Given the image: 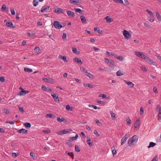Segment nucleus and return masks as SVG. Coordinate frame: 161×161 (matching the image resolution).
<instances>
[{
    "label": "nucleus",
    "instance_id": "nucleus-64",
    "mask_svg": "<svg viewBox=\"0 0 161 161\" xmlns=\"http://www.w3.org/2000/svg\"><path fill=\"white\" fill-rule=\"evenodd\" d=\"M74 79H75V81H76V82H77V83H78L79 84H80L81 83V81L80 80H79L78 79H77V78H74Z\"/></svg>",
    "mask_w": 161,
    "mask_h": 161
},
{
    "label": "nucleus",
    "instance_id": "nucleus-21",
    "mask_svg": "<svg viewBox=\"0 0 161 161\" xmlns=\"http://www.w3.org/2000/svg\"><path fill=\"white\" fill-rule=\"evenodd\" d=\"M18 132L19 133H27V130L24 129H21L18 130Z\"/></svg>",
    "mask_w": 161,
    "mask_h": 161
},
{
    "label": "nucleus",
    "instance_id": "nucleus-1",
    "mask_svg": "<svg viewBox=\"0 0 161 161\" xmlns=\"http://www.w3.org/2000/svg\"><path fill=\"white\" fill-rule=\"evenodd\" d=\"M156 111L158 112V120L159 122H161V106L158 104L157 105Z\"/></svg>",
    "mask_w": 161,
    "mask_h": 161
},
{
    "label": "nucleus",
    "instance_id": "nucleus-57",
    "mask_svg": "<svg viewBox=\"0 0 161 161\" xmlns=\"http://www.w3.org/2000/svg\"><path fill=\"white\" fill-rule=\"evenodd\" d=\"M114 1L116 3H119L123 4H124L123 1L122 0H114Z\"/></svg>",
    "mask_w": 161,
    "mask_h": 161
},
{
    "label": "nucleus",
    "instance_id": "nucleus-52",
    "mask_svg": "<svg viewBox=\"0 0 161 161\" xmlns=\"http://www.w3.org/2000/svg\"><path fill=\"white\" fill-rule=\"evenodd\" d=\"M69 2L71 3H73L74 4H76L78 3H79V2L78 0L77 1H75V0H70L69 1Z\"/></svg>",
    "mask_w": 161,
    "mask_h": 161
},
{
    "label": "nucleus",
    "instance_id": "nucleus-51",
    "mask_svg": "<svg viewBox=\"0 0 161 161\" xmlns=\"http://www.w3.org/2000/svg\"><path fill=\"white\" fill-rule=\"evenodd\" d=\"M110 64L112 65H114L115 63L114 61L112 59H109V63Z\"/></svg>",
    "mask_w": 161,
    "mask_h": 161
},
{
    "label": "nucleus",
    "instance_id": "nucleus-62",
    "mask_svg": "<svg viewBox=\"0 0 161 161\" xmlns=\"http://www.w3.org/2000/svg\"><path fill=\"white\" fill-rule=\"evenodd\" d=\"M153 91L156 94H157L158 93V92L157 90V88L155 86L153 87Z\"/></svg>",
    "mask_w": 161,
    "mask_h": 161
},
{
    "label": "nucleus",
    "instance_id": "nucleus-30",
    "mask_svg": "<svg viewBox=\"0 0 161 161\" xmlns=\"http://www.w3.org/2000/svg\"><path fill=\"white\" fill-rule=\"evenodd\" d=\"M57 121L59 122H62L64 121L65 119L64 118H61L59 117H58L57 118Z\"/></svg>",
    "mask_w": 161,
    "mask_h": 161
},
{
    "label": "nucleus",
    "instance_id": "nucleus-3",
    "mask_svg": "<svg viewBox=\"0 0 161 161\" xmlns=\"http://www.w3.org/2000/svg\"><path fill=\"white\" fill-rule=\"evenodd\" d=\"M53 25L54 27L57 29H60L64 26H63L60 25V22L58 21H55L53 22Z\"/></svg>",
    "mask_w": 161,
    "mask_h": 161
},
{
    "label": "nucleus",
    "instance_id": "nucleus-18",
    "mask_svg": "<svg viewBox=\"0 0 161 161\" xmlns=\"http://www.w3.org/2000/svg\"><path fill=\"white\" fill-rule=\"evenodd\" d=\"M87 139L86 141V142L87 144L89 145V146L90 147H91L92 146L93 144V142L91 141V140L88 137H87Z\"/></svg>",
    "mask_w": 161,
    "mask_h": 161
},
{
    "label": "nucleus",
    "instance_id": "nucleus-59",
    "mask_svg": "<svg viewBox=\"0 0 161 161\" xmlns=\"http://www.w3.org/2000/svg\"><path fill=\"white\" fill-rule=\"evenodd\" d=\"M88 106L90 107H92V108H94V109H97V106L94 105L89 104V105Z\"/></svg>",
    "mask_w": 161,
    "mask_h": 161
},
{
    "label": "nucleus",
    "instance_id": "nucleus-48",
    "mask_svg": "<svg viewBox=\"0 0 161 161\" xmlns=\"http://www.w3.org/2000/svg\"><path fill=\"white\" fill-rule=\"evenodd\" d=\"M80 69L81 71L85 73V75L87 73V70L85 69V68H80Z\"/></svg>",
    "mask_w": 161,
    "mask_h": 161
},
{
    "label": "nucleus",
    "instance_id": "nucleus-49",
    "mask_svg": "<svg viewBox=\"0 0 161 161\" xmlns=\"http://www.w3.org/2000/svg\"><path fill=\"white\" fill-rule=\"evenodd\" d=\"M33 3L34 6H36L38 5V2L37 0H33Z\"/></svg>",
    "mask_w": 161,
    "mask_h": 161
},
{
    "label": "nucleus",
    "instance_id": "nucleus-36",
    "mask_svg": "<svg viewBox=\"0 0 161 161\" xmlns=\"http://www.w3.org/2000/svg\"><path fill=\"white\" fill-rule=\"evenodd\" d=\"M74 9L76 12H78L80 14H82V10H81V9L80 8H74Z\"/></svg>",
    "mask_w": 161,
    "mask_h": 161
},
{
    "label": "nucleus",
    "instance_id": "nucleus-6",
    "mask_svg": "<svg viewBox=\"0 0 161 161\" xmlns=\"http://www.w3.org/2000/svg\"><path fill=\"white\" fill-rule=\"evenodd\" d=\"M42 80L45 81V82H48V83H53V79L52 78H43Z\"/></svg>",
    "mask_w": 161,
    "mask_h": 161
},
{
    "label": "nucleus",
    "instance_id": "nucleus-44",
    "mask_svg": "<svg viewBox=\"0 0 161 161\" xmlns=\"http://www.w3.org/2000/svg\"><path fill=\"white\" fill-rule=\"evenodd\" d=\"M98 97H103V98H106V94H102V93H100Z\"/></svg>",
    "mask_w": 161,
    "mask_h": 161
},
{
    "label": "nucleus",
    "instance_id": "nucleus-32",
    "mask_svg": "<svg viewBox=\"0 0 161 161\" xmlns=\"http://www.w3.org/2000/svg\"><path fill=\"white\" fill-rule=\"evenodd\" d=\"M30 155L33 158L34 160H36L37 159L34 153L33 152H31L30 153Z\"/></svg>",
    "mask_w": 161,
    "mask_h": 161
},
{
    "label": "nucleus",
    "instance_id": "nucleus-45",
    "mask_svg": "<svg viewBox=\"0 0 161 161\" xmlns=\"http://www.w3.org/2000/svg\"><path fill=\"white\" fill-rule=\"evenodd\" d=\"M132 143H134V142H133V141L131 139H129V140L128 141V145L129 146H130L131 144Z\"/></svg>",
    "mask_w": 161,
    "mask_h": 161
},
{
    "label": "nucleus",
    "instance_id": "nucleus-2",
    "mask_svg": "<svg viewBox=\"0 0 161 161\" xmlns=\"http://www.w3.org/2000/svg\"><path fill=\"white\" fill-rule=\"evenodd\" d=\"M135 55L139 58H142L144 59L145 58L146 56L141 52L136 51L134 53Z\"/></svg>",
    "mask_w": 161,
    "mask_h": 161
},
{
    "label": "nucleus",
    "instance_id": "nucleus-9",
    "mask_svg": "<svg viewBox=\"0 0 161 161\" xmlns=\"http://www.w3.org/2000/svg\"><path fill=\"white\" fill-rule=\"evenodd\" d=\"M124 81L125 83L127 84L130 88H133L134 86V84L131 82L128 81L127 80H124Z\"/></svg>",
    "mask_w": 161,
    "mask_h": 161
},
{
    "label": "nucleus",
    "instance_id": "nucleus-41",
    "mask_svg": "<svg viewBox=\"0 0 161 161\" xmlns=\"http://www.w3.org/2000/svg\"><path fill=\"white\" fill-rule=\"evenodd\" d=\"M24 70L26 72L31 73L32 72V70L29 68H25Z\"/></svg>",
    "mask_w": 161,
    "mask_h": 161
},
{
    "label": "nucleus",
    "instance_id": "nucleus-37",
    "mask_svg": "<svg viewBox=\"0 0 161 161\" xmlns=\"http://www.w3.org/2000/svg\"><path fill=\"white\" fill-rule=\"evenodd\" d=\"M24 125L26 127H27L28 128H30L31 126V124L29 123H24Z\"/></svg>",
    "mask_w": 161,
    "mask_h": 161
},
{
    "label": "nucleus",
    "instance_id": "nucleus-50",
    "mask_svg": "<svg viewBox=\"0 0 161 161\" xmlns=\"http://www.w3.org/2000/svg\"><path fill=\"white\" fill-rule=\"evenodd\" d=\"M62 37L64 40V41H65L66 40V34L65 33H63V35L62 36Z\"/></svg>",
    "mask_w": 161,
    "mask_h": 161
},
{
    "label": "nucleus",
    "instance_id": "nucleus-12",
    "mask_svg": "<svg viewBox=\"0 0 161 161\" xmlns=\"http://www.w3.org/2000/svg\"><path fill=\"white\" fill-rule=\"evenodd\" d=\"M138 138V137L135 135L133 136L130 139L134 142V143H136Z\"/></svg>",
    "mask_w": 161,
    "mask_h": 161
},
{
    "label": "nucleus",
    "instance_id": "nucleus-15",
    "mask_svg": "<svg viewBox=\"0 0 161 161\" xmlns=\"http://www.w3.org/2000/svg\"><path fill=\"white\" fill-rule=\"evenodd\" d=\"M112 153L113 155V156L114 157L117 154V151L115 149V146H113L111 148Z\"/></svg>",
    "mask_w": 161,
    "mask_h": 161
},
{
    "label": "nucleus",
    "instance_id": "nucleus-14",
    "mask_svg": "<svg viewBox=\"0 0 161 161\" xmlns=\"http://www.w3.org/2000/svg\"><path fill=\"white\" fill-rule=\"evenodd\" d=\"M29 92L27 91L23 90L20 91L19 94V95L24 96L26 94H28Z\"/></svg>",
    "mask_w": 161,
    "mask_h": 161
},
{
    "label": "nucleus",
    "instance_id": "nucleus-34",
    "mask_svg": "<svg viewBox=\"0 0 161 161\" xmlns=\"http://www.w3.org/2000/svg\"><path fill=\"white\" fill-rule=\"evenodd\" d=\"M146 11L147 12V13L150 15L151 16L154 17V14L150 10L147 9L146 10Z\"/></svg>",
    "mask_w": 161,
    "mask_h": 161
},
{
    "label": "nucleus",
    "instance_id": "nucleus-58",
    "mask_svg": "<svg viewBox=\"0 0 161 161\" xmlns=\"http://www.w3.org/2000/svg\"><path fill=\"white\" fill-rule=\"evenodd\" d=\"M15 121V120H14V121H7L6 122V123H9V124H12L13 125V124H14Z\"/></svg>",
    "mask_w": 161,
    "mask_h": 161
},
{
    "label": "nucleus",
    "instance_id": "nucleus-54",
    "mask_svg": "<svg viewBox=\"0 0 161 161\" xmlns=\"http://www.w3.org/2000/svg\"><path fill=\"white\" fill-rule=\"evenodd\" d=\"M153 17L151 16L148 17V20L151 22H153L154 21V19Z\"/></svg>",
    "mask_w": 161,
    "mask_h": 161
},
{
    "label": "nucleus",
    "instance_id": "nucleus-31",
    "mask_svg": "<svg viewBox=\"0 0 161 161\" xmlns=\"http://www.w3.org/2000/svg\"><path fill=\"white\" fill-rule=\"evenodd\" d=\"M40 49L38 47H36L34 49V51L35 53H40Z\"/></svg>",
    "mask_w": 161,
    "mask_h": 161
},
{
    "label": "nucleus",
    "instance_id": "nucleus-11",
    "mask_svg": "<svg viewBox=\"0 0 161 161\" xmlns=\"http://www.w3.org/2000/svg\"><path fill=\"white\" fill-rule=\"evenodd\" d=\"M42 90L45 91L49 92L52 91V89L49 87H47L46 86L44 85L42 86Z\"/></svg>",
    "mask_w": 161,
    "mask_h": 161
},
{
    "label": "nucleus",
    "instance_id": "nucleus-46",
    "mask_svg": "<svg viewBox=\"0 0 161 161\" xmlns=\"http://www.w3.org/2000/svg\"><path fill=\"white\" fill-rule=\"evenodd\" d=\"M126 121L127 122V124L128 125H130L131 124V120L129 118H128L126 119Z\"/></svg>",
    "mask_w": 161,
    "mask_h": 161
},
{
    "label": "nucleus",
    "instance_id": "nucleus-55",
    "mask_svg": "<svg viewBox=\"0 0 161 161\" xmlns=\"http://www.w3.org/2000/svg\"><path fill=\"white\" fill-rule=\"evenodd\" d=\"M6 8V7L5 5L3 4L1 7V10L2 11H5Z\"/></svg>",
    "mask_w": 161,
    "mask_h": 161
},
{
    "label": "nucleus",
    "instance_id": "nucleus-38",
    "mask_svg": "<svg viewBox=\"0 0 161 161\" xmlns=\"http://www.w3.org/2000/svg\"><path fill=\"white\" fill-rule=\"evenodd\" d=\"M115 57L116 58L118 59L120 61H122L124 59V57L122 56H117V57H116V56Z\"/></svg>",
    "mask_w": 161,
    "mask_h": 161
},
{
    "label": "nucleus",
    "instance_id": "nucleus-17",
    "mask_svg": "<svg viewBox=\"0 0 161 161\" xmlns=\"http://www.w3.org/2000/svg\"><path fill=\"white\" fill-rule=\"evenodd\" d=\"M4 23H6V25L8 27H11L13 25V24L11 22H8L7 20H5Z\"/></svg>",
    "mask_w": 161,
    "mask_h": 161
},
{
    "label": "nucleus",
    "instance_id": "nucleus-7",
    "mask_svg": "<svg viewBox=\"0 0 161 161\" xmlns=\"http://www.w3.org/2000/svg\"><path fill=\"white\" fill-rule=\"evenodd\" d=\"M51 96L56 102H57L58 103H59V99L58 98V96L56 94H52Z\"/></svg>",
    "mask_w": 161,
    "mask_h": 161
},
{
    "label": "nucleus",
    "instance_id": "nucleus-23",
    "mask_svg": "<svg viewBox=\"0 0 161 161\" xmlns=\"http://www.w3.org/2000/svg\"><path fill=\"white\" fill-rule=\"evenodd\" d=\"M139 122L140 119H138L136 120L134 124V127L135 128H136L139 125Z\"/></svg>",
    "mask_w": 161,
    "mask_h": 161
},
{
    "label": "nucleus",
    "instance_id": "nucleus-39",
    "mask_svg": "<svg viewBox=\"0 0 161 161\" xmlns=\"http://www.w3.org/2000/svg\"><path fill=\"white\" fill-rule=\"evenodd\" d=\"M107 54H108L109 56H114V57L116 56V55L114 53H112L109 52L108 51H107L106 52Z\"/></svg>",
    "mask_w": 161,
    "mask_h": 161
},
{
    "label": "nucleus",
    "instance_id": "nucleus-60",
    "mask_svg": "<svg viewBox=\"0 0 161 161\" xmlns=\"http://www.w3.org/2000/svg\"><path fill=\"white\" fill-rule=\"evenodd\" d=\"M18 153H13L12 154V156L14 158L16 157L18 155Z\"/></svg>",
    "mask_w": 161,
    "mask_h": 161
},
{
    "label": "nucleus",
    "instance_id": "nucleus-43",
    "mask_svg": "<svg viewBox=\"0 0 161 161\" xmlns=\"http://www.w3.org/2000/svg\"><path fill=\"white\" fill-rule=\"evenodd\" d=\"M65 108L67 110L71 111L72 110V108L70 107V106L69 105H66Z\"/></svg>",
    "mask_w": 161,
    "mask_h": 161
},
{
    "label": "nucleus",
    "instance_id": "nucleus-29",
    "mask_svg": "<svg viewBox=\"0 0 161 161\" xmlns=\"http://www.w3.org/2000/svg\"><path fill=\"white\" fill-rule=\"evenodd\" d=\"M72 51L74 53L77 54H79L80 53V52L78 51L75 48H72Z\"/></svg>",
    "mask_w": 161,
    "mask_h": 161
},
{
    "label": "nucleus",
    "instance_id": "nucleus-25",
    "mask_svg": "<svg viewBox=\"0 0 161 161\" xmlns=\"http://www.w3.org/2000/svg\"><path fill=\"white\" fill-rule=\"evenodd\" d=\"M85 75L88 77L90 79H93L94 78L93 75L88 72Z\"/></svg>",
    "mask_w": 161,
    "mask_h": 161
},
{
    "label": "nucleus",
    "instance_id": "nucleus-8",
    "mask_svg": "<svg viewBox=\"0 0 161 161\" xmlns=\"http://www.w3.org/2000/svg\"><path fill=\"white\" fill-rule=\"evenodd\" d=\"M49 6H44L41 8V11L42 13L46 12L49 9Z\"/></svg>",
    "mask_w": 161,
    "mask_h": 161
},
{
    "label": "nucleus",
    "instance_id": "nucleus-24",
    "mask_svg": "<svg viewBox=\"0 0 161 161\" xmlns=\"http://www.w3.org/2000/svg\"><path fill=\"white\" fill-rule=\"evenodd\" d=\"M46 117H49V118H56V116L55 115L50 113L47 114Z\"/></svg>",
    "mask_w": 161,
    "mask_h": 161
},
{
    "label": "nucleus",
    "instance_id": "nucleus-10",
    "mask_svg": "<svg viewBox=\"0 0 161 161\" xmlns=\"http://www.w3.org/2000/svg\"><path fill=\"white\" fill-rule=\"evenodd\" d=\"M53 11L56 13L60 14L63 13V10L62 8H58L57 9H54Z\"/></svg>",
    "mask_w": 161,
    "mask_h": 161
},
{
    "label": "nucleus",
    "instance_id": "nucleus-20",
    "mask_svg": "<svg viewBox=\"0 0 161 161\" xmlns=\"http://www.w3.org/2000/svg\"><path fill=\"white\" fill-rule=\"evenodd\" d=\"M94 31H97V32L100 34L102 33V31L100 29L97 27H95L94 28Z\"/></svg>",
    "mask_w": 161,
    "mask_h": 161
},
{
    "label": "nucleus",
    "instance_id": "nucleus-42",
    "mask_svg": "<svg viewBox=\"0 0 161 161\" xmlns=\"http://www.w3.org/2000/svg\"><path fill=\"white\" fill-rule=\"evenodd\" d=\"M127 140L123 137L121 140V145H123L126 142Z\"/></svg>",
    "mask_w": 161,
    "mask_h": 161
},
{
    "label": "nucleus",
    "instance_id": "nucleus-61",
    "mask_svg": "<svg viewBox=\"0 0 161 161\" xmlns=\"http://www.w3.org/2000/svg\"><path fill=\"white\" fill-rule=\"evenodd\" d=\"M141 69L143 71H145V72L147 71V70L146 69L145 67L144 66H141Z\"/></svg>",
    "mask_w": 161,
    "mask_h": 161
},
{
    "label": "nucleus",
    "instance_id": "nucleus-27",
    "mask_svg": "<svg viewBox=\"0 0 161 161\" xmlns=\"http://www.w3.org/2000/svg\"><path fill=\"white\" fill-rule=\"evenodd\" d=\"M156 15L158 20L161 21V16L157 11L156 12Z\"/></svg>",
    "mask_w": 161,
    "mask_h": 161
},
{
    "label": "nucleus",
    "instance_id": "nucleus-5",
    "mask_svg": "<svg viewBox=\"0 0 161 161\" xmlns=\"http://www.w3.org/2000/svg\"><path fill=\"white\" fill-rule=\"evenodd\" d=\"M144 60L150 64L154 65L156 64L155 62H153L152 59L147 56H146Z\"/></svg>",
    "mask_w": 161,
    "mask_h": 161
},
{
    "label": "nucleus",
    "instance_id": "nucleus-4",
    "mask_svg": "<svg viewBox=\"0 0 161 161\" xmlns=\"http://www.w3.org/2000/svg\"><path fill=\"white\" fill-rule=\"evenodd\" d=\"M123 34L126 39H128L131 37V35L129 32L126 30H124L123 31Z\"/></svg>",
    "mask_w": 161,
    "mask_h": 161
},
{
    "label": "nucleus",
    "instance_id": "nucleus-22",
    "mask_svg": "<svg viewBox=\"0 0 161 161\" xmlns=\"http://www.w3.org/2000/svg\"><path fill=\"white\" fill-rule=\"evenodd\" d=\"M80 19L81 21L83 23L86 24V18L83 16H80Z\"/></svg>",
    "mask_w": 161,
    "mask_h": 161
},
{
    "label": "nucleus",
    "instance_id": "nucleus-19",
    "mask_svg": "<svg viewBox=\"0 0 161 161\" xmlns=\"http://www.w3.org/2000/svg\"><path fill=\"white\" fill-rule=\"evenodd\" d=\"M63 134H66L67 133H70L72 131V130L71 129H66L64 130H63Z\"/></svg>",
    "mask_w": 161,
    "mask_h": 161
},
{
    "label": "nucleus",
    "instance_id": "nucleus-13",
    "mask_svg": "<svg viewBox=\"0 0 161 161\" xmlns=\"http://www.w3.org/2000/svg\"><path fill=\"white\" fill-rule=\"evenodd\" d=\"M67 15L72 18L74 17L75 16V13L70 11H67Z\"/></svg>",
    "mask_w": 161,
    "mask_h": 161
},
{
    "label": "nucleus",
    "instance_id": "nucleus-40",
    "mask_svg": "<svg viewBox=\"0 0 161 161\" xmlns=\"http://www.w3.org/2000/svg\"><path fill=\"white\" fill-rule=\"evenodd\" d=\"M3 113L7 114H8L10 113L8 109L6 108L3 109Z\"/></svg>",
    "mask_w": 161,
    "mask_h": 161
},
{
    "label": "nucleus",
    "instance_id": "nucleus-56",
    "mask_svg": "<svg viewBox=\"0 0 161 161\" xmlns=\"http://www.w3.org/2000/svg\"><path fill=\"white\" fill-rule=\"evenodd\" d=\"M75 150L77 152H79L80 151V149L78 146H75Z\"/></svg>",
    "mask_w": 161,
    "mask_h": 161
},
{
    "label": "nucleus",
    "instance_id": "nucleus-26",
    "mask_svg": "<svg viewBox=\"0 0 161 161\" xmlns=\"http://www.w3.org/2000/svg\"><path fill=\"white\" fill-rule=\"evenodd\" d=\"M58 58L60 59H63L64 62H67L66 57L65 56H62L60 55L58 56Z\"/></svg>",
    "mask_w": 161,
    "mask_h": 161
},
{
    "label": "nucleus",
    "instance_id": "nucleus-63",
    "mask_svg": "<svg viewBox=\"0 0 161 161\" xmlns=\"http://www.w3.org/2000/svg\"><path fill=\"white\" fill-rule=\"evenodd\" d=\"M130 134L129 133H127L123 137L127 140Z\"/></svg>",
    "mask_w": 161,
    "mask_h": 161
},
{
    "label": "nucleus",
    "instance_id": "nucleus-35",
    "mask_svg": "<svg viewBox=\"0 0 161 161\" xmlns=\"http://www.w3.org/2000/svg\"><path fill=\"white\" fill-rule=\"evenodd\" d=\"M156 144L153 142H150V143L149 145L147 147L148 148H150L151 147H153L155 146Z\"/></svg>",
    "mask_w": 161,
    "mask_h": 161
},
{
    "label": "nucleus",
    "instance_id": "nucleus-33",
    "mask_svg": "<svg viewBox=\"0 0 161 161\" xmlns=\"http://www.w3.org/2000/svg\"><path fill=\"white\" fill-rule=\"evenodd\" d=\"M105 19L106 20V21L108 23H109L113 21L111 20L110 18L108 16H106L105 18Z\"/></svg>",
    "mask_w": 161,
    "mask_h": 161
},
{
    "label": "nucleus",
    "instance_id": "nucleus-28",
    "mask_svg": "<svg viewBox=\"0 0 161 161\" xmlns=\"http://www.w3.org/2000/svg\"><path fill=\"white\" fill-rule=\"evenodd\" d=\"M124 75V73L120 70H118L116 73V75L117 76H121Z\"/></svg>",
    "mask_w": 161,
    "mask_h": 161
},
{
    "label": "nucleus",
    "instance_id": "nucleus-16",
    "mask_svg": "<svg viewBox=\"0 0 161 161\" xmlns=\"http://www.w3.org/2000/svg\"><path fill=\"white\" fill-rule=\"evenodd\" d=\"M74 61L80 64H82L81 60L79 58H75L73 59Z\"/></svg>",
    "mask_w": 161,
    "mask_h": 161
},
{
    "label": "nucleus",
    "instance_id": "nucleus-53",
    "mask_svg": "<svg viewBox=\"0 0 161 161\" xmlns=\"http://www.w3.org/2000/svg\"><path fill=\"white\" fill-rule=\"evenodd\" d=\"M144 113V109L143 108L141 107L140 109V111L139 112V113L140 115H142Z\"/></svg>",
    "mask_w": 161,
    "mask_h": 161
},
{
    "label": "nucleus",
    "instance_id": "nucleus-47",
    "mask_svg": "<svg viewBox=\"0 0 161 161\" xmlns=\"http://www.w3.org/2000/svg\"><path fill=\"white\" fill-rule=\"evenodd\" d=\"M93 133L97 137H99L100 136V134L98 133L97 130H94Z\"/></svg>",
    "mask_w": 161,
    "mask_h": 161
}]
</instances>
